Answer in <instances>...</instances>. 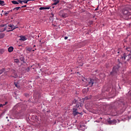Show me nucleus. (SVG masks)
<instances>
[{"mask_svg": "<svg viewBox=\"0 0 131 131\" xmlns=\"http://www.w3.org/2000/svg\"><path fill=\"white\" fill-rule=\"evenodd\" d=\"M126 57H127V56H125V54L124 53L123 56L121 57V59L123 60V61H124V60H125V58H126Z\"/></svg>", "mask_w": 131, "mask_h": 131, "instance_id": "ddd939ff", "label": "nucleus"}, {"mask_svg": "<svg viewBox=\"0 0 131 131\" xmlns=\"http://www.w3.org/2000/svg\"><path fill=\"white\" fill-rule=\"evenodd\" d=\"M39 10H46V8H45V7H40L39 8Z\"/></svg>", "mask_w": 131, "mask_h": 131, "instance_id": "393cba45", "label": "nucleus"}, {"mask_svg": "<svg viewBox=\"0 0 131 131\" xmlns=\"http://www.w3.org/2000/svg\"><path fill=\"white\" fill-rule=\"evenodd\" d=\"M68 39V37H67V36H66V37H64V39Z\"/></svg>", "mask_w": 131, "mask_h": 131, "instance_id": "c85d7f7f", "label": "nucleus"}, {"mask_svg": "<svg viewBox=\"0 0 131 131\" xmlns=\"http://www.w3.org/2000/svg\"><path fill=\"white\" fill-rule=\"evenodd\" d=\"M13 50H14V48L12 47H10L8 48V52L9 53H12V52H13Z\"/></svg>", "mask_w": 131, "mask_h": 131, "instance_id": "1a4fd4ad", "label": "nucleus"}, {"mask_svg": "<svg viewBox=\"0 0 131 131\" xmlns=\"http://www.w3.org/2000/svg\"><path fill=\"white\" fill-rule=\"evenodd\" d=\"M122 13L123 14V17H129L130 16H131V13L128 12L127 10H122Z\"/></svg>", "mask_w": 131, "mask_h": 131, "instance_id": "7ed1b4c3", "label": "nucleus"}, {"mask_svg": "<svg viewBox=\"0 0 131 131\" xmlns=\"http://www.w3.org/2000/svg\"><path fill=\"white\" fill-rule=\"evenodd\" d=\"M19 9H21V7H15L14 8V10H16V11H18Z\"/></svg>", "mask_w": 131, "mask_h": 131, "instance_id": "aec40b11", "label": "nucleus"}, {"mask_svg": "<svg viewBox=\"0 0 131 131\" xmlns=\"http://www.w3.org/2000/svg\"><path fill=\"white\" fill-rule=\"evenodd\" d=\"M14 84H15V86H16V88H17L18 89H19V88H20V86H19L18 85V84H17V83L14 82Z\"/></svg>", "mask_w": 131, "mask_h": 131, "instance_id": "5701e85b", "label": "nucleus"}, {"mask_svg": "<svg viewBox=\"0 0 131 131\" xmlns=\"http://www.w3.org/2000/svg\"><path fill=\"white\" fill-rule=\"evenodd\" d=\"M100 119H102V118H100Z\"/></svg>", "mask_w": 131, "mask_h": 131, "instance_id": "79ce46f5", "label": "nucleus"}, {"mask_svg": "<svg viewBox=\"0 0 131 131\" xmlns=\"http://www.w3.org/2000/svg\"><path fill=\"white\" fill-rule=\"evenodd\" d=\"M119 68V67L118 66H116L113 68V71L111 72V74H115L117 73L118 72V69Z\"/></svg>", "mask_w": 131, "mask_h": 131, "instance_id": "20e7f679", "label": "nucleus"}, {"mask_svg": "<svg viewBox=\"0 0 131 131\" xmlns=\"http://www.w3.org/2000/svg\"><path fill=\"white\" fill-rule=\"evenodd\" d=\"M5 70H6V69H2L0 70V75L2 74V73H3V72H5Z\"/></svg>", "mask_w": 131, "mask_h": 131, "instance_id": "2eb2a0df", "label": "nucleus"}, {"mask_svg": "<svg viewBox=\"0 0 131 131\" xmlns=\"http://www.w3.org/2000/svg\"><path fill=\"white\" fill-rule=\"evenodd\" d=\"M35 50H36V48H35Z\"/></svg>", "mask_w": 131, "mask_h": 131, "instance_id": "ea45409f", "label": "nucleus"}, {"mask_svg": "<svg viewBox=\"0 0 131 131\" xmlns=\"http://www.w3.org/2000/svg\"><path fill=\"white\" fill-rule=\"evenodd\" d=\"M27 6L26 5H24V6H21V8H26Z\"/></svg>", "mask_w": 131, "mask_h": 131, "instance_id": "cd10ccee", "label": "nucleus"}, {"mask_svg": "<svg viewBox=\"0 0 131 131\" xmlns=\"http://www.w3.org/2000/svg\"><path fill=\"white\" fill-rule=\"evenodd\" d=\"M27 51H29V52H31V51H32V48H28L27 49Z\"/></svg>", "mask_w": 131, "mask_h": 131, "instance_id": "412c9836", "label": "nucleus"}, {"mask_svg": "<svg viewBox=\"0 0 131 131\" xmlns=\"http://www.w3.org/2000/svg\"><path fill=\"white\" fill-rule=\"evenodd\" d=\"M18 2L19 4H23V1L19 0V1H18Z\"/></svg>", "mask_w": 131, "mask_h": 131, "instance_id": "b1692460", "label": "nucleus"}, {"mask_svg": "<svg viewBox=\"0 0 131 131\" xmlns=\"http://www.w3.org/2000/svg\"><path fill=\"white\" fill-rule=\"evenodd\" d=\"M32 51H33V52H34V50H33Z\"/></svg>", "mask_w": 131, "mask_h": 131, "instance_id": "4c0bfd02", "label": "nucleus"}, {"mask_svg": "<svg viewBox=\"0 0 131 131\" xmlns=\"http://www.w3.org/2000/svg\"><path fill=\"white\" fill-rule=\"evenodd\" d=\"M86 80V83L89 86H93V85L94 83H95V82H94V79L92 78H88L87 79H85Z\"/></svg>", "mask_w": 131, "mask_h": 131, "instance_id": "f03ea898", "label": "nucleus"}, {"mask_svg": "<svg viewBox=\"0 0 131 131\" xmlns=\"http://www.w3.org/2000/svg\"><path fill=\"white\" fill-rule=\"evenodd\" d=\"M14 27H16V28H18V27L17 26H14Z\"/></svg>", "mask_w": 131, "mask_h": 131, "instance_id": "72a5a7b5", "label": "nucleus"}, {"mask_svg": "<svg viewBox=\"0 0 131 131\" xmlns=\"http://www.w3.org/2000/svg\"><path fill=\"white\" fill-rule=\"evenodd\" d=\"M128 57H129V56H130V55H128Z\"/></svg>", "mask_w": 131, "mask_h": 131, "instance_id": "58836bf2", "label": "nucleus"}, {"mask_svg": "<svg viewBox=\"0 0 131 131\" xmlns=\"http://www.w3.org/2000/svg\"><path fill=\"white\" fill-rule=\"evenodd\" d=\"M91 22V23H93V21H90Z\"/></svg>", "mask_w": 131, "mask_h": 131, "instance_id": "e433bc0d", "label": "nucleus"}, {"mask_svg": "<svg viewBox=\"0 0 131 131\" xmlns=\"http://www.w3.org/2000/svg\"><path fill=\"white\" fill-rule=\"evenodd\" d=\"M126 50H127V51L128 52H129V51H130V49H129V48H126Z\"/></svg>", "mask_w": 131, "mask_h": 131, "instance_id": "a878e982", "label": "nucleus"}, {"mask_svg": "<svg viewBox=\"0 0 131 131\" xmlns=\"http://www.w3.org/2000/svg\"><path fill=\"white\" fill-rule=\"evenodd\" d=\"M53 2H54L53 3L54 6H56V5H58V3H60V0H53Z\"/></svg>", "mask_w": 131, "mask_h": 131, "instance_id": "6e6552de", "label": "nucleus"}, {"mask_svg": "<svg viewBox=\"0 0 131 131\" xmlns=\"http://www.w3.org/2000/svg\"><path fill=\"white\" fill-rule=\"evenodd\" d=\"M116 123V120H113V121H111V124H115Z\"/></svg>", "mask_w": 131, "mask_h": 131, "instance_id": "4468645a", "label": "nucleus"}, {"mask_svg": "<svg viewBox=\"0 0 131 131\" xmlns=\"http://www.w3.org/2000/svg\"><path fill=\"white\" fill-rule=\"evenodd\" d=\"M9 13H10V11H5L4 14L5 16H8V14H9Z\"/></svg>", "mask_w": 131, "mask_h": 131, "instance_id": "f3484780", "label": "nucleus"}, {"mask_svg": "<svg viewBox=\"0 0 131 131\" xmlns=\"http://www.w3.org/2000/svg\"><path fill=\"white\" fill-rule=\"evenodd\" d=\"M84 79H85V78H84V80L82 79L83 81H84Z\"/></svg>", "mask_w": 131, "mask_h": 131, "instance_id": "f704fd0d", "label": "nucleus"}, {"mask_svg": "<svg viewBox=\"0 0 131 131\" xmlns=\"http://www.w3.org/2000/svg\"><path fill=\"white\" fill-rule=\"evenodd\" d=\"M6 118H8V117H7Z\"/></svg>", "mask_w": 131, "mask_h": 131, "instance_id": "a19ab883", "label": "nucleus"}, {"mask_svg": "<svg viewBox=\"0 0 131 131\" xmlns=\"http://www.w3.org/2000/svg\"><path fill=\"white\" fill-rule=\"evenodd\" d=\"M11 3H12L13 4V5H19V3H18L17 1H12L11 2Z\"/></svg>", "mask_w": 131, "mask_h": 131, "instance_id": "9b49d317", "label": "nucleus"}, {"mask_svg": "<svg viewBox=\"0 0 131 131\" xmlns=\"http://www.w3.org/2000/svg\"><path fill=\"white\" fill-rule=\"evenodd\" d=\"M4 26H5V25H2V27H4Z\"/></svg>", "mask_w": 131, "mask_h": 131, "instance_id": "473e14b6", "label": "nucleus"}, {"mask_svg": "<svg viewBox=\"0 0 131 131\" xmlns=\"http://www.w3.org/2000/svg\"><path fill=\"white\" fill-rule=\"evenodd\" d=\"M8 26L9 27L11 28V30H10V31H13V30L17 28V27H15V26H14V25H8Z\"/></svg>", "mask_w": 131, "mask_h": 131, "instance_id": "0eeeda50", "label": "nucleus"}, {"mask_svg": "<svg viewBox=\"0 0 131 131\" xmlns=\"http://www.w3.org/2000/svg\"><path fill=\"white\" fill-rule=\"evenodd\" d=\"M7 104H8V102H5V104H3V105L5 106V105H7Z\"/></svg>", "mask_w": 131, "mask_h": 131, "instance_id": "c756f323", "label": "nucleus"}, {"mask_svg": "<svg viewBox=\"0 0 131 131\" xmlns=\"http://www.w3.org/2000/svg\"><path fill=\"white\" fill-rule=\"evenodd\" d=\"M45 10H50V7H45Z\"/></svg>", "mask_w": 131, "mask_h": 131, "instance_id": "bb28decb", "label": "nucleus"}, {"mask_svg": "<svg viewBox=\"0 0 131 131\" xmlns=\"http://www.w3.org/2000/svg\"><path fill=\"white\" fill-rule=\"evenodd\" d=\"M95 122H100V121L96 120V121H95Z\"/></svg>", "mask_w": 131, "mask_h": 131, "instance_id": "2f4dec72", "label": "nucleus"}, {"mask_svg": "<svg viewBox=\"0 0 131 131\" xmlns=\"http://www.w3.org/2000/svg\"><path fill=\"white\" fill-rule=\"evenodd\" d=\"M28 2H29V0L26 1H23V3H24V4H27L28 3Z\"/></svg>", "mask_w": 131, "mask_h": 131, "instance_id": "4be33fe9", "label": "nucleus"}, {"mask_svg": "<svg viewBox=\"0 0 131 131\" xmlns=\"http://www.w3.org/2000/svg\"><path fill=\"white\" fill-rule=\"evenodd\" d=\"M35 47H36V46H35V45H34L33 47L35 48Z\"/></svg>", "mask_w": 131, "mask_h": 131, "instance_id": "c9c22d12", "label": "nucleus"}, {"mask_svg": "<svg viewBox=\"0 0 131 131\" xmlns=\"http://www.w3.org/2000/svg\"><path fill=\"white\" fill-rule=\"evenodd\" d=\"M12 77H14V78H17V77H18V76L17 75V74L14 73V75H11V76Z\"/></svg>", "mask_w": 131, "mask_h": 131, "instance_id": "dca6fc26", "label": "nucleus"}, {"mask_svg": "<svg viewBox=\"0 0 131 131\" xmlns=\"http://www.w3.org/2000/svg\"><path fill=\"white\" fill-rule=\"evenodd\" d=\"M14 61L15 63H19V59H15L14 60Z\"/></svg>", "mask_w": 131, "mask_h": 131, "instance_id": "6ab92c4d", "label": "nucleus"}, {"mask_svg": "<svg viewBox=\"0 0 131 131\" xmlns=\"http://www.w3.org/2000/svg\"><path fill=\"white\" fill-rule=\"evenodd\" d=\"M59 15L61 18H66V17H68V14L66 13L63 12V11H60Z\"/></svg>", "mask_w": 131, "mask_h": 131, "instance_id": "39448f33", "label": "nucleus"}, {"mask_svg": "<svg viewBox=\"0 0 131 131\" xmlns=\"http://www.w3.org/2000/svg\"><path fill=\"white\" fill-rule=\"evenodd\" d=\"M0 5L1 6H5V2L2 0H0Z\"/></svg>", "mask_w": 131, "mask_h": 131, "instance_id": "f8f14e48", "label": "nucleus"}, {"mask_svg": "<svg viewBox=\"0 0 131 131\" xmlns=\"http://www.w3.org/2000/svg\"><path fill=\"white\" fill-rule=\"evenodd\" d=\"M4 106V104H0V108H1V107H3Z\"/></svg>", "mask_w": 131, "mask_h": 131, "instance_id": "7c9ffc66", "label": "nucleus"}, {"mask_svg": "<svg viewBox=\"0 0 131 131\" xmlns=\"http://www.w3.org/2000/svg\"><path fill=\"white\" fill-rule=\"evenodd\" d=\"M73 103L74 104H76V106H74L73 108V115L74 116H76L77 115L80 114V115H82V112L79 113V110L82 109V104H77V100L76 99H74L73 101Z\"/></svg>", "mask_w": 131, "mask_h": 131, "instance_id": "f257e3e1", "label": "nucleus"}, {"mask_svg": "<svg viewBox=\"0 0 131 131\" xmlns=\"http://www.w3.org/2000/svg\"><path fill=\"white\" fill-rule=\"evenodd\" d=\"M19 37H20V38L19 39V40H21L22 41L27 40V37H26L25 36H20Z\"/></svg>", "mask_w": 131, "mask_h": 131, "instance_id": "423d86ee", "label": "nucleus"}, {"mask_svg": "<svg viewBox=\"0 0 131 131\" xmlns=\"http://www.w3.org/2000/svg\"><path fill=\"white\" fill-rule=\"evenodd\" d=\"M5 37V34L1 33H0V39H2V38H4Z\"/></svg>", "mask_w": 131, "mask_h": 131, "instance_id": "9d476101", "label": "nucleus"}, {"mask_svg": "<svg viewBox=\"0 0 131 131\" xmlns=\"http://www.w3.org/2000/svg\"><path fill=\"white\" fill-rule=\"evenodd\" d=\"M4 52H5L4 49H0V54H4Z\"/></svg>", "mask_w": 131, "mask_h": 131, "instance_id": "a211bd4d", "label": "nucleus"}]
</instances>
